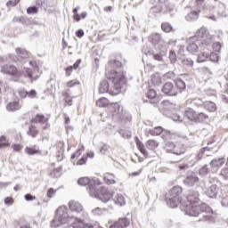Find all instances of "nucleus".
<instances>
[{"label":"nucleus","instance_id":"f257e3e1","mask_svg":"<svg viewBox=\"0 0 228 228\" xmlns=\"http://www.w3.org/2000/svg\"><path fill=\"white\" fill-rule=\"evenodd\" d=\"M166 202L169 208L180 206L182 211L189 216H199L208 209V205L200 203V194L199 191H191L186 196V200L183 201V187L176 185L168 191L166 196Z\"/></svg>","mask_w":228,"mask_h":228},{"label":"nucleus","instance_id":"f03ea898","mask_svg":"<svg viewBox=\"0 0 228 228\" xmlns=\"http://www.w3.org/2000/svg\"><path fill=\"white\" fill-rule=\"evenodd\" d=\"M122 67L120 61L112 60L108 62L105 76L112 85L110 86L108 83L103 82L100 85V94H106L109 92L110 95H118L122 92V86L127 83L126 78V72L118 70Z\"/></svg>","mask_w":228,"mask_h":228},{"label":"nucleus","instance_id":"7ed1b4c3","mask_svg":"<svg viewBox=\"0 0 228 228\" xmlns=\"http://www.w3.org/2000/svg\"><path fill=\"white\" fill-rule=\"evenodd\" d=\"M186 90V83L182 79H176L175 84L172 82H167L162 86V93L165 95H168L169 97H175V95H179V94H183Z\"/></svg>","mask_w":228,"mask_h":228},{"label":"nucleus","instance_id":"20e7f679","mask_svg":"<svg viewBox=\"0 0 228 228\" xmlns=\"http://www.w3.org/2000/svg\"><path fill=\"white\" fill-rule=\"evenodd\" d=\"M209 116L204 112H197L192 108H187L183 111V120L188 124H204Z\"/></svg>","mask_w":228,"mask_h":228},{"label":"nucleus","instance_id":"39448f33","mask_svg":"<svg viewBox=\"0 0 228 228\" xmlns=\"http://www.w3.org/2000/svg\"><path fill=\"white\" fill-rule=\"evenodd\" d=\"M77 183L80 186H87V191L90 195H95L97 193L95 191L97 186H102V181L97 177H82L78 179Z\"/></svg>","mask_w":228,"mask_h":228},{"label":"nucleus","instance_id":"423d86ee","mask_svg":"<svg viewBox=\"0 0 228 228\" xmlns=\"http://www.w3.org/2000/svg\"><path fill=\"white\" fill-rule=\"evenodd\" d=\"M208 37V30L204 28H200L196 32V36L194 38H192L191 41L189 42V45H187V51L188 53H191V54H195V53H199V45L195 41L197 38H206Z\"/></svg>","mask_w":228,"mask_h":228},{"label":"nucleus","instance_id":"0eeeda50","mask_svg":"<svg viewBox=\"0 0 228 228\" xmlns=\"http://www.w3.org/2000/svg\"><path fill=\"white\" fill-rule=\"evenodd\" d=\"M164 149L167 152H171L172 154H175L176 156H181V154H184V152H186V150L183 145L175 144L172 142H166Z\"/></svg>","mask_w":228,"mask_h":228},{"label":"nucleus","instance_id":"6e6552de","mask_svg":"<svg viewBox=\"0 0 228 228\" xmlns=\"http://www.w3.org/2000/svg\"><path fill=\"white\" fill-rule=\"evenodd\" d=\"M96 194H91V197H96V199H99L102 200V202H108L111 200L113 195L108 191V190L102 187V189H99V186L95 188Z\"/></svg>","mask_w":228,"mask_h":228},{"label":"nucleus","instance_id":"1a4fd4ad","mask_svg":"<svg viewBox=\"0 0 228 228\" xmlns=\"http://www.w3.org/2000/svg\"><path fill=\"white\" fill-rule=\"evenodd\" d=\"M30 124H40L43 129L49 128V118L44 114H37L30 119Z\"/></svg>","mask_w":228,"mask_h":228},{"label":"nucleus","instance_id":"9d476101","mask_svg":"<svg viewBox=\"0 0 228 228\" xmlns=\"http://www.w3.org/2000/svg\"><path fill=\"white\" fill-rule=\"evenodd\" d=\"M1 72H3V74H7L8 76H14V77H20V76H22L17 67L11 64H4L2 66Z\"/></svg>","mask_w":228,"mask_h":228},{"label":"nucleus","instance_id":"9b49d317","mask_svg":"<svg viewBox=\"0 0 228 228\" xmlns=\"http://www.w3.org/2000/svg\"><path fill=\"white\" fill-rule=\"evenodd\" d=\"M131 222L127 217H120L118 220L112 222L110 228H127L129 227Z\"/></svg>","mask_w":228,"mask_h":228},{"label":"nucleus","instance_id":"f8f14e48","mask_svg":"<svg viewBox=\"0 0 228 228\" xmlns=\"http://www.w3.org/2000/svg\"><path fill=\"white\" fill-rule=\"evenodd\" d=\"M146 97L151 104H159L161 101V96L158 95V92L154 89H150L146 93Z\"/></svg>","mask_w":228,"mask_h":228},{"label":"nucleus","instance_id":"ddd939ff","mask_svg":"<svg viewBox=\"0 0 228 228\" xmlns=\"http://www.w3.org/2000/svg\"><path fill=\"white\" fill-rule=\"evenodd\" d=\"M79 7L73 9V20H75V22H79L80 20H83V19H86V15H88L86 12H83L80 14L77 13Z\"/></svg>","mask_w":228,"mask_h":228},{"label":"nucleus","instance_id":"4468645a","mask_svg":"<svg viewBox=\"0 0 228 228\" xmlns=\"http://www.w3.org/2000/svg\"><path fill=\"white\" fill-rule=\"evenodd\" d=\"M134 140H135V145H136L138 151H140V152H142V154L144 156V158H149V151H147V149H145L143 142H142V141L138 137H135Z\"/></svg>","mask_w":228,"mask_h":228},{"label":"nucleus","instance_id":"2eb2a0df","mask_svg":"<svg viewBox=\"0 0 228 228\" xmlns=\"http://www.w3.org/2000/svg\"><path fill=\"white\" fill-rule=\"evenodd\" d=\"M117 177L113 173H105L103 174V181L105 184H117Z\"/></svg>","mask_w":228,"mask_h":228},{"label":"nucleus","instance_id":"dca6fc26","mask_svg":"<svg viewBox=\"0 0 228 228\" xmlns=\"http://www.w3.org/2000/svg\"><path fill=\"white\" fill-rule=\"evenodd\" d=\"M25 153L28 156H35V154H42V151L37 145L27 146L25 148Z\"/></svg>","mask_w":228,"mask_h":228},{"label":"nucleus","instance_id":"f3484780","mask_svg":"<svg viewBox=\"0 0 228 228\" xmlns=\"http://www.w3.org/2000/svg\"><path fill=\"white\" fill-rule=\"evenodd\" d=\"M79 65H81V59L77 60L72 66H68L65 69L66 76H71L73 70H77L79 69Z\"/></svg>","mask_w":228,"mask_h":228},{"label":"nucleus","instance_id":"a211bd4d","mask_svg":"<svg viewBox=\"0 0 228 228\" xmlns=\"http://www.w3.org/2000/svg\"><path fill=\"white\" fill-rule=\"evenodd\" d=\"M40 133V131L38 130V127H37V126L31 124L27 131V134L28 136H30L31 138H37V136H38V134Z\"/></svg>","mask_w":228,"mask_h":228},{"label":"nucleus","instance_id":"6ab92c4d","mask_svg":"<svg viewBox=\"0 0 228 228\" xmlns=\"http://www.w3.org/2000/svg\"><path fill=\"white\" fill-rule=\"evenodd\" d=\"M69 208L71 211H76L77 213H81V211H83V206H81V203L77 201H69Z\"/></svg>","mask_w":228,"mask_h":228},{"label":"nucleus","instance_id":"aec40b11","mask_svg":"<svg viewBox=\"0 0 228 228\" xmlns=\"http://www.w3.org/2000/svg\"><path fill=\"white\" fill-rule=\"evenodd\" d=\"M203 106L207 111H209V113H215V111L217 110L216 103L210 101L205 102Z\"/></svg>","mask_w":228,"mask_h":228},{"label":"nucleus","instance_id":"412c9836","mask_svg":"<svg viewBox=\"0 0 228 228\" xmlns=\"http://www.w3.org/2000/svg\"><path fill=\"white\" fill-rule=\"evenodd\" d=\"M197 183H199V177L195 175H189L184 180V184H186V186H194Z\"/></svg>","mask_w":228,"mask_h":228},{"label":"nucleus","instance_id":"4be33fe9","mask_svg":"<svg viewBox=\"0 0 228 228\" xmlns=\"http://www.w3.org/2000/svg\"><path fill=\"white\" fill-rule=\"evenodd\" d=\"M207 195H208L210 199H215L216 195H218V187L216 184H213L208 189Z\"/></svg>","mask_w":228,"mask_h":228},{"label":"nucleus","instance_id":"5701e85b","mask_svg":"<svg viewBox=\"0 0 228 228\" xmlns=\"http://www.w3.org/2000/svg\"><path fill=\"white\" fill-rule=\"evenodd\" d=\"M159 146V142H158L156 140L154 139H150L146 142V147L147 149H149L150 151H156V149H158V147Z\"/></svg>","mask_w":228,"mask_h":228},{"label":"nucleus","instance_id":"b1692460","mask_svg":"<svg viewBox=\"0 0 228 228\" xmlns=\"http://www.w3.org/2000/svg\"><path fill=\"white\" fill-rule=\"evenodd\" d=\"M22 106H20V103L19 102H12L7 104V110L8 111H17L20 110Z\"/></svg>","mask_w":228,"mask_h":228},{"label":"nucleus","instance_id":"393cba45","mask_svg":"<svg viewBox=\"0 0 228 228\" xmlns=\"http://www.w3.org/2000/svg\"><path fill=\"white\" fill-rule=\"evenodd\" d=\"M161 29L164 31V33H174L175 31L172 24L167 21L161 23Z\"/></svg>","mask_w":228,"mask_h":228},{"label":"nucleus","instance_id":"a878e982","mask_svg":"<svg viewBox=\"0 0 228 228\" xmlns=\"http://www.w3.org/2000/svg\"><path fill=\"white\" fill-rule=\"evenodd\" d=\"M199 15H200V11H192L186 16V20L191 22V20H197L199 19Z\"/></svg>","mask_w":228,"mask_h":228},{"label":"nucleus","instance_id":"bb28decb","mask_svg":"<svg viewBox=\"0 0 228 228\" xmlns=\"http://www.w3.org/2000/svg\"><path fill=\"white\" fill-rule=\"evenodd\" d=\"M225 163V159L224 158L221 159H215L211 161L210 165L214 168H218L220 167H223L224 164Z\"/></svg>","mask_w":228,"mask_h":228},{"label":"nucleus","instance_id":"cd10ccee","mask_svg":"<svg viewBox=\"0 0 228 228\" xmlns=\"http://www.w3.org/2000/svg\"><path fill=\"white\" fill-rule=\"evenodd\" d=\"M110 100H108V98L102 97L96 101V106H98V108H108Z\"/></svg>","mask_w":228,"mask_h":228},{"label":"nucleus","instance_id":"c85d7f7f","mask_svg":"<svg viewBox=\"0 0 228 228\" xmlns=\"http://www.w3.org/2000/svg\"><path fill=\"white\" fill-rule=\"evenodd\" d=\"M114 202L117 206H125L126 205V198L122 194H118L114 197Z\"/></svg>","mask_w":228,"mask_h":228},{"label":"nucleus","instance_id":"c756f323","mask_svg":"<svg viewBox=\"0 0 228 228\" xmlns=\"http://www.w3.org/2000/svg\"><path fill=\"white\" fill-rule=\"evenodd\" d=\"M150 42L156 45L161 42V35L155 33L150 37Z\"/></svg>","mask_w":228,"mask_h":228},{"label":"nucleus","instance_id":"7c9ffc66","mask_svg":"<svg viewBox=\"0 0 228 228\" xmlns=\"http://www.w3.org/2000/svg\"><path fill=\"white\" fill-rule=\"evenodd\" d=\"M163 131H165V129H163V127L156 126L152 129H150V134L151 136H159V134H161L163 133Z\"/></svg>","mask_w":228,"mask_h":228},{"label":"nucleus","instance_id":"2f4dec72","mask_svg":"<svg viewBox=\"0 0 228 228\" xmlns=\"http://www.w3.org/2000/svg\"><path fill=\"white\" fill-rule=\"evenodd\" d=\"M83 151H85V146L83 144H79L77 151L71 155L72 161H74L76 158H79V156L83 154Z\"/></svg>","mask_w":228,"mask_h":228},{"label":"nucleus","instance_id":"473e14b6","mask_svg":"<svg viewBox=\"0 0 228 228\" xmlns=\"http://www.w3.org/2000/svg\"><path fill=\"white\" fill-rule=\"evenodd\" d=\"M59 147V159H62L65 156V142H59L58 143Z\"/></svg>","mask_w":228,"mask_h":228},{"label":"nucleus","instance_id":"72a5a7b5","mask_svg":"<svg viewBox=\"0 0 228 228\" xmlns=\"http://www.w3.org/2000/svg\"><path fill=\"white\" fill-rule=\"evenodd\" d=\"M62 96L64 99V102H66V105L72 106V96H70V94L69 92H63Z\"/></svg>","mask_w":228,"mask_h":228},{"label":"nucleus","instance_id":"f704fd0d","mask_svg":"<svg viewBox=\"0 0 228 228\" xmlns=\"http://www.w3.org/2000/svg\"><path fill=\"white\" fill-rule=\"evenodd\" d=\"M6 147H10V141L6 139V136H0V149H6Z\"/></svg>","mask_w":228,"mask_h":228},{"label":"nucleus","instance_id":"c9c22d12","mask_svg":"<svg viewBox=\"0 0 228 228\" xmlns=\"http://www.w3.org/2000/svg\"><path fill=\"white\" fill-rule=\"evenodd\" d=\"M88 156L90 158H94V154H87V155H83L81 159H79L77 162L76 165L81 166V165H86V161H88Z\"/></svg>","mask_w":228,"mask_h":228},{"label":"nucleus","instance_id":"e433bc0d","mask_svg":"<svg viewBox=\"0 0 228 228\" xmlns=\"http://www.w3.org/2000/svg\"><path fill=\"white\" fill-rule=\"evenodd\" d=\"M81 85V82L77 79L69 80L67 82L66 86L67 88H74V86H79Z\"/></svg>","mask_w":228,"mask_h":228},{"label":"nucleus","instance_id":"4c0bfd02","mask_svg":"<svg viewBox=\"0 0 228 228\" xmlns=\"http://www.w3.org/2000/svg\"><path fill=\"white\" fill-rule=\"evenodd\" d=\"M71 226L73 228H86V224H85V223L83 221H79V220H75Z\"/></svg>","mask_w":228,"mask_h":228},{"label":"nucleus","instance_id":"58836bf2","mask_svg":"<svg viewBox=\"0 0 228 228\" xmlns=\"http://www.w3.org/2000/svg\"><path fill=\"white\" fill-rule=\"evenodd\" d=\"M122 111V108L120 107V104L118 103H113L112 106V113H114V115H120Z\"/></svg>","mask_w":228,"mask_h":228},{"label":"nucleus","instance_id":"ea45409f","mask_svg":"<svg viewBox=\"0 0 228 228\" xmlns=\"http://www.w3.org/2000/svg\"><path fill=\"white\" fill-rule=\"evenodd\" d=\"M208 58H209V53H201L198 55V62L202 63V62L206 61V60H208Z\"/></svg>","mask_w":228,"mask_h":228},{"label":"nucleus","instance_id":"a19ab883","mask_svg":"<svg viewBox=\"0 0 228 228\" xmlns=\"http://www.w3.org/2000/svg\"><path fill=\"white\" fill-rule=\"evenodd\" d=\"M19 3H20V0H9L6 2L5 5L7 8H15Z\"/></svg>","mask_w":228,"mask_h":228},{"label":"nucleus","instance_id":"79ce46f5","mask_svg":"<svg viewBox=\"0 0 228 228\" xmlns=\"http://www.w3.org/2000/svg\"><path fill=\"white\" fill-rule=\"evenodd\" d=\"M28 15H37L38 13V7L37 6H30L27 9Z\"/></svg>","mask_w":228,"mask_h":228},{"label":"nucleus","instance_id":"37998d69","mask_svg":"<svg viewBox=\"0 0 228 228\" xmlns=\"http://www.w3.org/2000/svg\"><path fill=\"white\" fill-rule=\"evenodd\" d=\"M5 206H13L15 200L12 197H6L4 200Z\"/></svg>","mask_w":228,"mask_h":228},{"label":"nucleus","instance_id":"c03bdc74","mask_svg":"<svg viewBox=\"0 0 228 228\" xmlns=\"http://www.w3.org/2000/svg\"><path fill=\"white\" fill-rule=\"evenodd\" d=\"M11 147L14 152H20L24 146H22V144L14 143V144H12Z\"/></svg>","mask_w":228,"mask_h":228},{"label":"nucleus","instance_id":"a18cd8bd","mask_svg":"<svg viewBox=\"0 0 228 228\" xmlns=\"http://www.w3.org/2000/svg\"><path fill=\"white\" fill-rule=\"evenodd\" d=\"M162 138L163 140H170L172 138V133L168 130H165L162 132Z\"/></svg>","mask_w":228,"mask_h":228},{"label":"nucleus","instance_id":"49530a36","mask_svg":"<svg viewBox=\"0 0 228 228\" xmlns=\"http://www.w3.org/2000/svg\"><path fill=\"white\" fill-rule=\"evenodd\" d=\"M212 49L213 51H215L216 53H220V51H222V44H220L219 42H216L212 45Z\"/></svg>","mask_w":228,"mask_h":228},{"label":"nucleus","instance_id":"de8ad7c7","mask_svg":"<svg viewBox=\"0 0 228 228\" xmlns=\"http://www.w3.org/2000/svg\"><path fill=\"white\" fill-rule=\"evenodd\" d=\"M169 60L172 63H175V61H177V55L175 54V52L173 50L169 52Z\"/></svg>","mask_w":228,"mask_h":228},{"label":"nucleus","instance_id":"09e8293b","mask_svg":"<svg viewBox=\"0 0 228 228\" xmlns=\"http://www.w3.org/2000/svg\"><path fill=\"white\" fill-rule=\"evenodd\" d=\"M161 106L164 110H169L172 108V102H170L168 100H165L161 102Z\"/></svg>","mask_w":228,"mask_h":228},{"label":"nucleus","instance_id":"8fccbe9b","mask_svg":"<svg viewBox=\"0 0 228 228\" xmlns=\"http://www.w3.org/2000/svg\"><path fill=\"white\" fill-rule=\"evenodd\" d=\"M209 60H210V61L216 62V61H218V60H220V57L218 56L217 53H211L209 55Z\"/></svg>","mask_w":228,"mask_h":228},{"label":"nucleus","instance_id":"3c124183","mask_svg":"<svg viewBox=\"0 0 228 228\" xmlns=\"http://www.w3.org/2000/svg\"><path fill=\"white\" fill-rule=\"evenodd\" d=\"M18 95L20 97V99H26V97H28V91H26V89H20L18 92Z\"/></svg>","mask_w":228,"mask_h":228},{"label":"nucleus","instance_id":"603ef678","mask_svg":"<svg viewBox=\"0 0 228 228\" xmlns=\"http://www.w3.org/2000/svg\"><path fill=\"white\" fill-rule=\"evenodd\" d=\"M199 102H200V100H197V99L187 100V103L193 104L194 106H197V107L200 106V103Z\"/></svg>","mask_w":228,"mask_h":228},{"label":"nucleus","instance_id":"864d4df0","mask_svg":"<svg viewBox=\"0 0 228 228\" xmlns=\"http://www.w3.org/2000/svg\"><path fill=\"white\" fill-rule=\"evenodd\" d=\"M153 60H156V61H163V54L162 53L153 54Z\"/></svg>","mask_w":228,"mask_h":228},{"label":"nucleus","instance_id":"5fc2aeb1","mask_svg":"<svg viewBox=\"0 0 228 228\" xmlns=\"http://www.w3.org/2000/svg\"><path fill=\"white\" fill-rule=\"evenodd\" d=\"M151 82L153 83V85H159L161 83V78H159V77L152 76Z\"/></svg>","mask_w":228,"mask_h":228},{"label":"nucleus","instance_id":"6e6d98bb","mask_svg":"<svg viewBox=\"0 0 228 228\" xmlns=\"http://www.w3.org/2000/svg\"><path fill=\"white\" fill-rule=\"evenodd\" d=\"M27 97H29L30 99H35V97H37V91L35 90H30L29 92H28Z\"/></svg>","mask_w":228,"mask_h":228},{"label":"nucleus","instance_id":"4d7b16f0","mask_svg":"<svg viewBox=\"0 0 228 228\" xmlns=\"http://www.w3.org/2000/svg\"><path fill=\"white\" fill-rule=\"evenodd\" d=\"M183 65H187V67H193V61L191 59L183 60Z\"/></svg>","mask_w":228,"mask_h":228},{"label":"nucleus","instance_id":"13d9d810","mask_svg":"<svg viewBox=\"0 0 228 228\" xmlns=\"http://www.w3.org/2000/svg\"><path fill=\"white\" fill-rule=\"evenodd\" d=\"M56 195V191L53 188H50L47 191V197L51 199V197H54Z\"/></svg>","mask_w":228,"mask_h":228},{"label":"nucleus","instance_id":"bf43d9fd","mask_svg":"<svg viewBox=\"0 0 228 228\" xmlns=\"http://www.w3.org/2000/svg\"><path fill=\"white\" fill-rule=\"evenodd\" d=\"M143 169H139L138 171L133 172L129 174V177H136L142 174Z\"/></svg>","mask_w":228,"mask_h":228},{"label":"nucleus","instance_id":"052dcab7","mask_svg":"<svg viewBox=\"0 0 228 228\" xmlns=\"http://www.w3.org/2000/svg\"><path fill=\"white\" fill-rule=\"evenodd\" d=\"M24 199H25V200H28V201H29V200H35L37 199V196H33V195H31V194H26V195L24 196Z\"/></svg>","mask_w":228,"mask_h":228},{"label":"nucleus","instance_id":"680f3d73","mask_svg":"<svg viewBox=\"0 0 228 228\" xmlns=\"http://www.w3.org/2000/svg\"><path fill=\"white\" fill-rule=\"evenodd\" d=\"M76 37H77V38H83V37H85V31H83V29H78L76 32Z\"/></svg>","mask_w":228,"mask_h":228},{"label":"nucleus","instance_id":"e2e57ef3","mask_svg":"<svg viewBox=\"0 0 228 228\" xmlns=\"http://www.w3.org/2000/svg\"><path fill=\"white\" fill-rule=\"evenodd\" d=\"M221 175L225 179H228V168L222 169Z\"/></svg>","mask_w":228,"mask_h":228},{"label":"nucleus","instance_id":"0e129e2a","mask_svg":"<svg viewBox=\"0 0 228 228\" xmlns=\"http://www.w3.org/2000/svg\"><path fill=\"white\" fill-rule=\"evenodd\" d=\"M206 0H195L196 6H202Z\"/></svg>","mask_w":228,"mask_h":228},{"label":"nucleus","instance_id":"69168bd1","mask_svg":"<svg viewBox=\"0 0 228 228\" xmlns=\"http://www.w3.org/2000/svg\"><path fill=\"white\" fill-rule=\"evenodd\" d=\"M64 122L65 124H70V118L67 114H64Z\"/></svg>","mask_w":228,"mask_h":228},{"label":"nucleus","instance_id":"338daca9","mask_svg":"<svg viewBox=\"0 0 228 228\" xmlns=\"http://www.w3.org/2000/svg\"><path fill=\"white\" fill-rule=\"evenodd\" d=\"M37 6H44V0H36Z\"/></svg>","mask_w":228,"mask_h":228},{"label":"nucleus","instance_id":"774afa93","mask_svg":"<svg viewBox=\"0 0 228 228\" xmlns=\"http://www.w3.org/2000/svg\"><path fill=\"white\" fill-rule=\"evenodd\" d=\"M178 168L180 170H184V169L188 168V165H186V164L181 165V166L178 167Z\"/></svg>","mask_w":228,"mask_h":228}]
</instances>
